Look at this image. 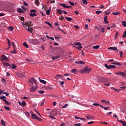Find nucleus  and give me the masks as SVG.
I'll use <instances>...</instances> for the list:
<instances>
[{
  "label": "nucleus",
  "instance_id": "37",
  "mask_svg": "<svg viewBox=\"0 0 126 126\" xmlns=\"http://www.w3.org/2000/svg\"><path fill=\"white\" fill-rule=\"evenodd\" d=\"M120 58H122V57L124 56V53L123 51H120Z\"/></svg>",
  "mask_w": 126,
  "mask_h": 126
},
{
  "label": "nucleus",
  "instance_id": "47",
  "mask_svg": "<svg viewBox=\"0 0 126 126\" xmlns=\"http://www.w3.org/2000/svg\"><path fill=\"white\" fill-rule=\"evenodd\" d=\"M31 23H32L31 20H29L27 22H26V24H28V25H29V24H31Z\"/></svg>",
  "mask_w": 126,
  "mask_h": 126
},
{
  "label": "nucleus",
  "instance_id": "20",
  "mask_svg": "<svg viewBox=\"0 0 126 126\" xmlns=\"http://www.w3.org/2000/svg\"><path fill=\"white\" fill-rule=\"evenodd\" d=\"M46 101V100L45 99H43L41 102V104H40V106H44V104H45V101Z\"/></svg>",
  "mask_w": 126,
  "mask_h": 126
},
{
  "label": "nucleus",
  "instance_id": "51",
  "mask_svg": "<svg viewBox=\"0 0 126 126\" xmlns=\"http://www.w3.org/2000/svg\"><path fill=\"white\" fill-rule=\"evenodd\" d=\"M45 23L46 24H47L49 26H52V24L49 22L45 21Z\"/></svg>",
  "mask_w": 126,
  "mask_h": 126
},
{
  "label": "nucleus",
  "instance_id": "35",
  "mask_svg": "<svg viewBox=\"0 0 126 126\" xmlns=\"http://www.w3.org/2000/svg\"><path fill=\"white\" fill-rule=\"evenodd\" d=\"M1 124L3 126H5V123L4 122V121H3V120H1Z\"/></svg>",
  "mask_w": 126,
  "mask_h": 126
},
{
  "label": "nucleus",
  "instance_id": "9",
  "mask_svg": "<svg viewBox=\"0 0 126 126\" xmlns=\"http://www.w3.org/2000/svg\"><path fill=\"white\" fill-rule=\"evenodd\" d=\"M108 50H112V51H114V52H116V51H117V52H119V50H118V48L116 47H111L108 48Z\"/></svg>",
  "mask_w": 126,
  "mask_h": 126
},
{
  "label": "nucleus",
  "instance_id": "48",
  "mask_svg": "<svg viewBox=\"0 0 126 126\" xmlns=\"http://www.w3.org/2000/svg\"><path fill=\"white\" fill-rule=\"evenodd\" d=\"M38 93H40V94H44V93H45V91H38Z\"/></svg>",
  "mask_w": 126,
  "mask_h": 126
},
{
  "label": "nucleus",
  "instance_id": "54",
  "mask_svg": "<svg viewBox=\"0 0 126 126\" xmlns=\"http://www.w3.org/2000/svg\"><path fill=\"white\" fill-rule=\"evenodd\" d=\"M4 107L5 109V110H7L8 111H9V110H10L8 106H4Z\"/></svg>",
  "mask_w": 126,
  "mask_h": 126
},
{
  "label": "nucleus",
  "instance_id": "28",
  "mask_svg": "<svg viewBox=\"0 0 126 126\" xmlns=\"http://www.w3.org/2000/svg\"><path fill=\"white\" fill-rule=\"evenodd\" d=\"M1 82H2V83H3V84H6V83L5 82V79L4 78H2L1 80Z\"/></svg>",
  "mask_w": 126,
  "mask_h": 126
},
{
  "label": "nucleus",
  "instance_id": "4",
  "mask_svg": "<svg viewBox=\"0 0 126 126\" xmlns=\"http://www.w3.org/2000/svg\"><path fill=\"white\" fill-rule=\"evenodd\" d=\"M2 64L4 66H7L8 67V68H11V67H12V66H11V65H10V64H9V63H7L6 62H3L2 63Z\"/></svg>",
  "mask_w": 126,
  "mask_h": 126
},
{
  "label": "nucleus",
  "instance_id": "22",
  "mask_svg": "<svg viewBox=\"0 0 126 126\" xmlns=\"http://www.w3.org/2000/svg\"><path fill=\"white\" fill-rule=\"evenodd\" d=\"M97 78H98V79H99V80H101V81H103V80H105V78L102 77H100V76H98Z\"/></svg>",
  "mask_w": 126,
  "mask_h": 126
},
{
  "label": "nucleus",
  "instance_id": "60",
  "mask_svg": "<svg viewBox=\"0 0 126 126\" xmlns=\"http://www.w3.org/2000/svg\"><path fill=\"white\" fill-rule=\"evenodd\" d=\"M37 121H39V122H42V121H43V120L39 117H37Z\"/></svg>",
  "mask_w": 126,
  "mask_h": 126
},
{
  "label": "nucleus",
  "instance_id": "43",
  "mask_svg": "<svg viewBox=\"0 0 126 126\" xmlns=\"http://www.w3.org/2000/svg\"><path fill=\"white\" fill-rule=\"evenodd\" d=\"M35 4H36V5H39V3H40V2H39V0H35Z\"/></svg>",
  "mask_w": 126,
  "mask_h": 126
},
{
  "label": "nucleus",
  "instance_id": "64",
  "mask_svg": "<svg viewBox=\"0 0 126 126\" xmlns=\"http://www.w3.org/2000/svg\"><path fill=\"white\" fill-rule=\"evenodd\" d=\"M47 89H48L49 90H53V88L51 87H47Z\"/></svg>",
  "mask_w": 126,
  "mask_h": 126
},
{
  "label": "nucleus",
  "instance_id": "32",
  "mask_svg": "<svg viewBox=\"0 0 126 126\" xmlns=\"http://www.w3.org/2000/svg\"><path fill=\"white\" fill-rule=\"evenodd\" d=\"M46 14H47V15H50V13H51V10H47L46 12Z\"/></svg>",
  "mask_w": 126,
  "mask_h": 126
},
{
  "label": "nucleus",
  "instance_id": "13",
  "mask_svg": "<svg viewBox=\"0 0 126 126\" xmlns=\"http://www.w3.org/2000/svg\"><path fill=\"white\" fill-rule=\"evenodd\" d=\"M57 13H58V14H60L62 15L63 14V10L62 9H57Z\"/></svg>",
  "mask_w": 126,
  "mask_h": 126
},
{
  "label": "nucleus",
  "instance_id": "42",
  "mask_svg": "<svg viewBox=\"0 0 126 126\" xmlns=\"http://www.w3.org/2000/svg\"><path fill=\"white\" fill-rule=\"evenodd\" d=\"M79 64H85V62L82 61H79Z\"/></svg>",
  "mask_w": 126,
  "mask_h": 126
},
{
  "label": "nucleus",
  "instance_id": "53",
  "mask_svg": "<svg viewBox=\"0 0 126 126\" xmlns=\"http://www.w3.org/2000/svg\"><path fill=\"white\" fill-rule=\"evenodd\" d=\"M118 36H119V32H116L115 36V39H117V38H118Z\"/></svg>",
  "mask_w": 126,
  "mask_h": 126
},
{
  "label": "nucleus",
  "instance_id": "16",
  "mask_svg": "<svg viewBox=\"0 0 126 126\" xmlns=\"http://www.w3.org/2000/svg\"><path fill=\"white\" fill-rule=\"evenodd\" d=\"M86 119L87 120H92V119H94V117L91 116V115H89V116H86Z\"/></svg>",
  "mask_w": 126,
  "mask_h": 126
},
{
  "label": "nucleus",
  "instance_id": "33",
  "mask_svg": "<svg viewBox=\"0 0 126 126\" xmlns=\"http://www.w3.org/2000/svg\"><path fill=\"white\" fill-rule=\"evenodd\" d=\"M12 68L13 69H15V68H16V65H15V64L12 63Z\"/></svg>",
  "mask_w": 126,
  "mask_h": 126
},
{
  "label": "nucleus",
  "instance_id": "30",
  "mask_svg": "<svg viewBox=\"0 0 126 126\" xmlns=\"http://www.w3.org/2000/svg\"><path fill=\"white\" fill-rule=\"evenodd\" d=\"M23 46H24V47H25L26 48H28V44H27V43L26 42H24L23 43Z\"/></svg>",
  "mask_w": 126,
  "mask_h": 126
},
{
  "label": "nucleus",
  "instance_id": "29",
  "mask_svg": "<svg viewBox=\"0 0 126 126\" xmlns=\"http://www.w3.org/2000/svg\"><path fill=\"white\" fill-rule=\"evenodd\" d=\"M0 99L1 100H3H3H6V99H6V97H5V96H0Z\"/></svg>",
  "mask_w": 126,
  "mask_h": 126
},
{
  "label": "nucleus",
  "instance_id": "50",
  "mask_svg": "<svg viewBox=\"0 0 126 126\" xmlns=\"http://www.w3.org/2000/svg\"><path fill=\"white\" fill-rule=\"evenodd\" d=\"M122 23H123V26H124L125 27H126V21H123L122 22Z\"/></svg>",
  "mask_w": 126,
  "mask_h": 126
},
{
  "label": "nucleus",
  "instance_id": "63",
  "mask_svg": "<svg viewBox=\"0 0 126 126\" xmlns=\"http://www.w3.org/2000/svg\"><path fill=\"white\" fill-rule=\"evenodd\" d=\"M28 31H29V32H31V33H32V31H33V30L32 29V28H31V29H29Z\"/></svg>",
  "mask_w": 126,
  "mask_h": 126
},
{
  "label": "nucleus",
  "instance_id": "18",
  "mask_svg": "<svg viewBox=\"0 0 126 126\" xmlns=\"http://www.w3.org/2000/svg\"><path fill=\"white\" fill-rule=\"evenodd\" d=\"M60 77V79H62V80H64V77L63 76V75H57V78Z\"/></svg>",
  "mask_w": 126,
  "mask_h": 126
},
{
  "label": "nucleus",
  "instance_id": "49",
  "mask_svg": "<svg viewBox=\"0 0 126 126\" xmlns=\"http://www.w3.org/2000/svg\"><path fill=\"white\" fill-rule=\"evenodd\" d=\"M74 126H81V123L75 124H74Z\"/></svg>",
  "mask_w": 126,
  "mask_h": 126
},
{
  "label": "nucleus",
  "instance_id": "14",
  "mask_svg": "<svg viewBox=\"0 0 126 126\" xmlns=\"http://www.w3.org/2000/svg\"><path fill=\"white\" fill-rule=\"evenodd\" d=\"M32 119L33 120L34 119H35V120H37V119L38 118V116H37V115L35 114H32Z\"/></svg>",
  "mask_w": 126,
  "mask_h": 126
},
{
  "label": "nucleus",
  "instance_id": "23",
  "mask_svg": "<svg viewBox=\"0 0 126 126\" xmlns=\"http://www.w3.org/2000/svg\"><path fill=\"white\" fill-rule=\"evenodd\" d=\"M82 0L83 4H88V2H87V0Z\"/></svg>",
  "mask_w": 126,
  "mask_h": 126
},
{
  "label": "nucleus",
  "instance_id": "1",
  "mask_svg": "<svg viewBox=\"0 0 126 126\" xmlns=\"http://www.w3.org/2000/svg\"><path fill=\"white\" fill-rule=\"evenodd\" d=\"M29 83L31 86H37V82H36V79L34 78H32L29 79Z\"/></svg>",
  "mask_w": 126,
  "mask_h": 126
},
{
  "label": "nucleus",
  "instance_id": "11",
  "mask_svg": "<svg viewBox=\"0 0 126 126\" xmlns=\"http://www.w3.org/2000/svg\"><path fill=\"white\" fill-rule=\"evenodd\" d=\"M104 21L105 22V24H108V23H109V22L108 21V16H104Z\"/></svg>",
  "mask_w": 126,
  "mask_h": 126
},
{
  "label": "nucleus",
  "instance_id": "58",
  "mask_svg": "<svg viewBox=\"0 0 126 126\" xmlns=\"http://www.w3.org/2000/svg\"><path fill=\"white\" fill-rule=\"evenodd\" d=\"M112 112H108L107 113H106L107 116H111V115H112Z\"/></svg>",
  "mask_w": 126,
  "mask_h": 126
},
{
  "label": "nucleus",
  "instance_id": "8",
  "mask_svg": "<svg viewBox=\"0 0 126 126\" xmlns=\"http://www.w3.org/2000/svg\"><path fill=\"white\" fill-rule=\"evenodd\" d=\"M28 42H29L30 44H33L35 43V39L29 38L28 39Z\"/></svg>",
  "mask_w": 126,
  "mask_h": 126
},
{
  "label": "nucleus",
  "instance_id": "57",
  "mask_svg": "<svg viewBox=\"0 0 126 126\" xmlns=\"http://www.w3.org/2000/svg\"><path fill=\"white\" fill-rule=\"evenodd\" d=\"M25 115H26V116H27L28 117H30V114H29V113L28 112H25Z\"/></svg>",
  "mask_w": 126,
  "mask_h": 126
},
{
  "label": "nucleus",
  "instance_id": "38",
  "mask_svg": "<svg viewBox=\"0 0 126 126\" xmlns=\"http://www.w3.org/2000/svg\"><path fill=\"white\" fill-rule=\"evenodd\" d=\"M74 45H75L76 46H80V45H81V43H80V42H76L74 43Z\"/></svg>",
  "mask_w": 126,
  "mask_h": 126
},
{
  "label": "nucleus",
  "instance_id": "59",
  "mask_svg": "<svg viewBox=\"0 0 126 126\" xmlns=\"http://www.w3.org/2000/svg\"><path fill=\"white\" fill-rule=\"evenodd\" d=\"M3 94H5V96H7L8 95H9V94L7 92H4L3 93Z\"/></svg>",
  "mask_w": 126,
  "mask_h": 126
},
{
  "label": "nucleus",
  "instance_id": "12",
  "mask_svg": "<svg viewBox=\"0 0 126 126\" xmlns=\"http://www.w3.org/2000/svg\"><path fill=\"white\" fill-rule=\"evenodd\" d=\"M17 11L19 12V13H24V11L21 9V8H18L17 9Z\"/></svg>",
  "mask_w": 126,
  "mask_h": 126
},
{
  "label": "nucleus",
  "instance_id": "56",
  "mask_svg": "<svg viewBox=\"0 0 126 126\" xmlns=\"http://www.w3.org/2000/svg\"><path fill=\"white\" fill-rule=\"evenodd\" d=\"M64 19V18H63V16H62L61 17H59V20H63Z\"/></svg>",
  "mask_w": 126,
  "mask_h": 126
},
{
  "label": "nucleus",
  "instance_id": "24",
  "mask_svg": "<svg viewBox=\"0 0 126 126\" xmlns=\"http://www.w3.org/2000/svg\"><path fill=\"white\" fill-rule=\"evenodd\" d=\"M30 16H32V17H34V16H37V14H36L35 13H31Z\"/></svg>",
  "mask_w": 126,
  "mask_h": 126
},
{
  "label": "nucleus",
  "instance_id": "5",
  "mask_svg": "<svg viewBox=\"0 0 126 126\" xmlns=\"http://www.w3.org/2000/svg\"><path fill=\"white\" fill-rule=\"evenodd\" d=\"M115 74L120 75V76H122V77H126V74L123 72H119L115 73Z\"/></svg>",
  "mask_w": 126,
  "mask_h": 126
},
{
  "label": "nucleus",
  "instance_id": "2",
  "mask_svg": "<svg viewBox=\"0 0 126 126\" xmlns=\"http://www.w3.org/2000/svg\"><path fill=\"white\" fill-rule=\"evenodd\" d=\"M91 71V69L89 68L88 67H86L84 70H83L81 71V73L84 74V73H89Z\"/></svg>",
  "mask_w": 126,
  "mask_h": 126
},
{
  "label": "nucleus",
  "instance_id": "52",
  "mask_svg": "<svg viewBox=\"0 0 126 126\" xmlns=\"http://www.w3.org/2000/svg\"><path fill=\"white\" fill-rule=\"evenodd\" d=\"M95 13H96V14H100V13H102V11H96L95 12Z\"/></svg>",
  "mask_w": 126,
  "mask_h": 126
},
{
  "label": "nucleus",
  "instance_id": "34",
  "mask_svg": "<svg viewBox=\"0 0 126 126\" xmlns=\"http://www.w3.org/2000/svg\"><path fill=\"white\" fill-rule=\"evenodd\" d=\"M109 67H110V69H111V68H116V66L114 65H110Z\"/></svg>",
  "mask_w": 126,
  "mask_h": 126
},
{
  "label": "nucleus",
  "instance_id": "31",
  "mask_svg": "<svg viewBox=\"0 0 126 126\" xmlns=\"http://www.w3.org/2000/svg\"><path fill=\"white\" fill-rule=\"evenodd\" d=\"M99 48H100V46L99 45L93 46V49H95L96 50H97V49H99Z\"/></svg>",
  "mask_w": 126,
  "mask_h": 126
},
{
  "label": "nucleus",
  "instance_id": "62",
  "mask_svg": "<svg viewBox=\"0 0 126 126\" xmlns=\"http://www.w3.org/2000/svg\"><path fill=\"white\" fill-rule=\"evenodd\" d=\"M123 125V126H126V122L125 121H123V122L122 123Z\"/></svg>",
  "mask_w": 126,
  "mask_h": 126
},
{
  "label": "nucleus",
  "instance_id": "17",
  "mask_svg": "<svg viewBox=\"0 0 126 126\" xmlns=\"http://www.w3.org/2000/svg\"><path fill=\"white\" fill-rule=\"evenodd\" d=\"M38 80L39 81V82H40L41 83H43V84H46L47 83V82H46V81L42 80L40 78H38Z\"/></svg>",
  "mask_w": 126,
  "mask_h": 126
},
{
  "label": "nucleus",
  "instance_id": "19",
  "mask_svg": "<svg viewBox=\"0 0 126 126\" xmlns=\"http://www.w3.org/2000/svg\"><path fill=\"white\" fill-rule=\"evenodd\" d=\"M3 102H4L5 104H6V105H7V106H10V105H11L10 103L8 102V101H7L6 99L3 100Z\"/></svg>",
  "mask_w": 126,
  "mask_h": 126
},
{
  "label": "nucleus",
  "instance_id": "3",
  "mask_svg": "<svg viewBox=\"0 0 126 126\" xmlns=\"http://www.w3.org/2000/svg\"><path fill=\"white\" fill-rule=\"evenodd\" d=\"M1 60L2 61V62H8V61H9V59L6 57V56H5L4 55L1 56Z\"/></svg>",
  "mask_w": 126,
  "mask_h": 126
},
{
  "label": "nucleus",
  "instance_id": "36",
  "mask_svg": "<svg viewBox=\"0 0 126 126\" xmlns=\"http://www.w3.org/2000/svg\"><path fill=\"white\" fill-rule=\"evenodd\" d=\"M112 14L114 15H119V14H121L120 12H112Z\"/></svg>",
  "mask_w": 126,
  "mask_h": 126
},
{
  "label": "nucleus",
  "instance_id": "41",
  "mask_svg": "<svg viewBox=\"0 0 126 126\" xmlns=\"http://www.w3.org/2000/svg\"><path fill=\"white\" fill-rule=\"evenodd\" d=\"M34 112H35V113L36 114H37V115H39V117H42V116H41V115L40 114V113L38 112V111H37L36 109L34 110Z\"/></svg>",
  "mask_w": 126,
  "mask_h": 126
},
{
  "label": "nucleus",
  "instance_id": "39",
  "mask_svg": "<svg viewBox=\"0 0 126 126\" xmlns=\"http://www.w3.org/2000/svg\"><path fill=\"white\" fill-rule=\"evenodd\" d=\"M104 66H105V67L107 68V69H110V65H108L107 64H105Z\"/></svg>",
  "mask_w": 126,
  "mask_h": 126
},
{
  "label": "nucleus",
  "instance_id": "55",
  "mask_svg": "<svg viewBox=\"0 0 126 126\" xmlns=\"http://www.w3.org/2000/svg\"><path fill=\"white\" fill-rule=\"evenodd\" d=\"M25 105H26V103H25V101H22V106H23V107H25Z\"/></svg>",
  "mask_w": 126,
  "mask_h": 126
},
{
  "label": "nucleus",
  "instance_id": "44",
  "mask_svg": "<svg viewBox=\"0 0 126 126\" xmlns=\"http://www.w3.org/2000/svg\"><path fill=\"white\" fill-rule=\"evenodd\" d=\"M8 29H9V30H10V31H13V27H12V26L9 27Z\"/></svg>",
  "mask_w": 126,
  "mask_h": 126
},
{
  "label": "nucleus",
  "instance_id": "27",
  "mask_svg": "<svg viewBox=\"0 0 126 126\" xmlns=\"http://www.w3.org/2000/svg\"><path fill=\"white\" fill-rule=\"evenodd\" d=\"M68 2H69V4H70V5H72V6H74V4H76V3H75L74 4V3L71 2V1H68Z\"/></svg>",
  "mask_w": 126,
  "mask_h": 126
},
{
  "label": "nucleus",
  "instance_id": "40",
  "mask_svg": "<svg viewBox=\"0 0 126 126\" xmlns=\"http://www.w3.org/2000/svg\"><path fill=\"white\" fill-rule=\"evenodd\" d=\"M10 53L11 54H16L17 52L15 51V48H14V51H11Z\"/></svg>",
  "mask_w": 126,
  "mask_h": 126
},
{
  "label": "nucleus",
  "instance_id": "10",
  "mask_svg": "<svg viewBox=\"0 0 126 126\" xmlns=\"http://www.w3.org/2000/svg\"><path fill=\"white\" fill-rule=\"evenodd\" d=\"M50 114H51L52 116H57V112L55 110H52V111H51Z\"/></svg>",
  "mask_w": 126,
  "mask_h": 126
},
{
  "label": "nucleus",
  "instance_id": "7",
  "mask_svg": "<svg viewBox=\"0 0 126 126\" xmlns=\"http://www.w3.org/2000/svg\"><path fill=\"white\" fill-rule=\"evenodd\" d=\"M60 5L63 7L64 8H71L72 7L71 6H67L64 3H60Z\"/></svg>",
  "mask_w": 126,
  "mask_h": 126
},
{
  "label": "nucleus",
  "instance_id": "15",
  "mask_svg": "<svg viewBox=\"0 0 126 126\" xmlns=\"http://www.w3.org/2000/svg\"><path fill=\"white\" fill-rule=\"evenodd\" d=\"M24 26L27 30H29V28H30V27H29V25H28V24H25L24 25Z\"/></svg>",
  "mask_w": 126,
  "mask_h": 126
},
{
  "label": "nucleus",
  "instance_id": "45",
  "mask_svg": "<svg viewBox=\"0 0 126 126\" xmlns=\"http://www.w3.org/2000/svg\"><path fill=\"white\" fill-rule=\"evenodd\" d=\"M67 107H68V104H64V105L63 106V108H67Z\"/></svg>",
  "mask_w": 126,
  "mask_h": 126
},
{
  "label": "nucleus",
  "instance_id": "6",
  "mask_svg": "<svg viewBox=\"0 0 126 126\" xmlns=\"http://www.w3.org/2000/svg\"><path fill=\"white\" fill-rule=\"evenodd\" d=\"M37 90V86H32L31 88L30 89L31 92H35Z\"/></svg>",
  "mask_w": 126,
  "mask_h": 126
},
{
  "label": "nucleus",
  "instance_id": "26",
  "mask_svg": "<svg viewBox=\"0 0 126 126\" xmlns=\"http://www.w3.org/2000/svg\"><path fill=\"white\" fill-rule=\"evenodd\" d=\"M60 58V56H54L52 57V60H57V59Z\"/></svg>",
  "mask_w": 126,
  "mask_h": 126
},
{
  "label": "nucleus",
  "instance_id": "46",
  "mask_svg": "<svg viewBox=\"0 0 126 126\" xmlns=\"http://www.w3.org/2000/svg\"><path fill=\"white\" fill-rule=\"evenodd\" d=\"M103 109H104L105 111H108L110 109L109 107H103Z\"/></svg>",
  "mask_w": 126,
  "mask_h": 126
},
{
  "label": "nucleus",
  "instance_id": "61",
  "mask_svg": "<svg viewBox=\"0 0 126 126\" xmlns=\"http://www.w3.org/2000/svg\"><path fill=\"white\" fill-rule=\"evenodd\" d=\"M8 40V46H10V45H11V44L10 43V40H9V39H7Z\"/></svg>",
  "mask_w": 126,
  "mask_h": 126
},
{
  "label": "nucleus",
  "instance_id": "21",
  "mask_svg": "<svg viewBox=\"0 0 126 126\" xmlns=\"http://www.w3.org/2000/svg\"><path fill=\"white\" fill-rule=\"evenodd\" d=\"M66 20H67V21H71V20H72V18H70V17H65Z\"/></svg>",
  "mask_w": 126,
  "mask_h": 126
},
{
  "label": "nucleus",
  "instance_id": "25",
  "mask_svg": "<svg viewBox=\"0 0 126 126\" xmlns=\"http://www.w3.org/2000/svg\"><path fill=\"white\" fill-rule=\"evenodd\" d=\"M71 71L73 73H76V72H77V70H76V69H72L71 70Z\"/></svg>",
  "mask_w": 126,
  "mask_h": 126
}]
</instances>
